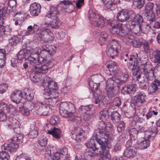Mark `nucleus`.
<instances>
[{"mask_svg": "<svg viewBox=\"0 0 160 160\" xmlns=\"http://www.w3.org/2000/svg\"><path fill=\"white\" fill-rule=\"evenodd\" d=\"M37 49H31L30 53L27 58V61L31 67H34L36 72L45 73L52 67V64L49 60L39 57Z\"/></svg>", "mask_w": 160, "mask_h": 160, "instance_id": "nucleus-1", "label": "nucleus"}, {"mask_svg": "<svg viewBox=\"0 0 160 160\" xmlns=\"http://www.w3.org/2000/svg\"><path fill=\"white\" fill-rule=\"evenodd\" d=\"M88 148H92V151L89 150L88 151V155L91 157H95L99 155L100 157L99 160H112L109 154V151L108 149H104L103 147L99 146L97 143L96 139L92 135V138L88 141L85 144Z\"/></svg>", "mask_w": 160, "mask_h": 160, "instance_id": "nucleus-2", "label": "nucleus"}, {"mask_svg": "<svg viewBox=\"0 0 160 160\" xmlns=\"http://www.w3.org/2000/svg\"><path fill=\"white\" fill-rule=\"evenodd\" d=\"M42 82L45 89V98L48 100L49 104L55 103L56 102V98L58 96L57 92L58 87L56 82L47 76L44 77Z\"/></svg>", "mask_w": 160, "mask_h": 160, "instance_id": "nucleus-3", "label": "nucleus"}, {"mask_svg": "<svg viewBox=\"0 0 160 160\" xmlns=\"http://www.w3.org/2000/svg\"><path fill=\"white\" fill-rule=\"evenodd\" d=\"M75 105L72 103L64 102L61 103L59 107V112L64 118H69L70 121L76 124L81 122L80 118L77 116Z\"/></svg>", "mask_w": 160, "mask_h": 160, "instance_id": "nucleus-4", "label": "nucleus"}, {"mask_svg": "<svg viewBox=\"0 0 160 160\" xmlns=\"http://www.w3.org/2000/svg\"><path fill=\"white\" fill-rule=\"evenodd\" d=\"M129 69L132 71L133 78H136L137 80L141 78H145L148 81H152L154 78V71L151 68V65L142 68L143 73L140 72L139 66L135 64L131 65Z\"/></svg>", "mask_w": 160, "mask_h": 160, "instance_id": "nucleus-5", "label": "nucleus"}, {"mask_svg": "<svg viewBox=\"0 0 160 160\" xmlns=\"http://www.w3.org/2000/svg\"><path fill=\"white\" fill-rule=\"evenodd\" d=\"M61 7L59 5L56 7H52L46 15L45 22L43 23L48 25H50L51 27L56 28L60 26L61 22L59 20Z\"/></svg>", "mask_w": 160, "mask_h": 160, "instance_id": "nucleus-6", "label": "nucleus"}, {"mask_svg": "<svg viewBox=\"0 0 160 160\" xmlns=\"http://www.w3.org/2000/svg\"><path fill=\"white\" fill-rule=\"evenodd\" d=\"M109 132L106 131L99 130L95 131L93 136L96 139L97 143L99 144V146L103 147L104 149H108L111 146V144L108 142Z\"/></svg>", "mask_w": 160, "mask_h": 160, "instance_id": "nucleus-7", "label": "nucleus"}, {"mask_svg": "<svg viewBox=\"0 0 160 160\" xmlns=\"http://www.w3.org/2000/svg\"><path fill=\"white\" fill-rule=\"evenodd\" d=\"M29 104L31 105V110L33 109L35 113L40 115H48L52 110L48 104L38 101L30 102Z\"/></svg>", "mask_w": 160, "mask_h": 160, "instance_id": "nucleus-8", "label": "nucleus"}, {"mask_svg": "<svg viewBox=\"0 0 160 160\" xmlns=\"http://www.w3.org/2000/svg\"><path fill=\"white\" fill-rule=\"evenodd\" d=\"M50 27V25H48L42 23L40 28V32L37 34L36 36L39 38L41 40L45 42L52 41L54 38V36L49 29Z\"/></svg>", "mask_w": 160, "mask_h": 160, "instance_id": "nucleus-9", "label": "nucleus"}, {"mask_svg": "<svg viewBox=\"0 0 160 160\" xmlns=\"http://www.w3.org/2000/svg\"><path fill=\"white\" fill-rule=\"evenodd\" d=\"M109 23L112 27L110 30L111 32L120 37L122 40L129 32L124 29L121 24L115 20H110Z\"/></svg>", "mask_w": 160, "mask_h": 160, "instance_id": "nucleus-10", "label": "nucleus"}, {"mask_svg": "<svg viewBox=\"0 0 160 160\" xmlns=\"http://www.w3.org/2000/svg\"><path fill=\"white\" fill-rule=\"evenodd\" d=\"M88 17L91 24L94 26L102 28L105 24V20L102 17L97 14L92 10H89Z\"/></svg>", "mask_w": 160, "mask_h": 160, "instance_id": "nucleus-11", "label": "nucleus"}, {"mask_svg": "<svg viewBox=\"0 0 160 160\" xmlns=\"http://www.w3.org/2000/svg\"><path fill=\"white\" fill-rule=\"evenodd\" d=\"M34 49H37V51L38 52V56L40 53L41 56L45 59L49 60L51 63L49 59H48L47 58L51 57V56L53 55L56 52V48L52 45H49L48 44L44 45L41 49L38 47H34Z\"/></svg>", "mask_w": 160, "mask_h": 160, "instance_id": "nucleus-12", "label": "nucleus"}, {"mask_svg": "<svg viewBox=\"0 0 160 160\" xmlns=\"http://www.w3.org/2000/svg\"><path fill=\"white\" fill-rule=\"evenodd\" d=\"M94 81H90L88 84L93 93L98 95L99 94V91H98V86L99 85L100 82H102L104 80V78L100 74H98L94 76L93 77Z\"/></svg>", "mask_w": 160, "mask_h": 160, "instance_id": "nucleus-13", "label": "nucleus"}, {"mask_svg": "<svg viewBox=\"0 0 160 160\" xmlns=\"http://www.w3.org/2000/svg\"><path fill=\"white\" fill-rule=\"evenodd\" d=\"M120 48V46L117 42L107 46L106 52L109 57L113 58V57L117 55Z\"/></svg>", "mask_w": 160, "mask_h": 160, "instance_id": "nucleus-14", "label": "nucleus"}, {"mask_svg": "<svg viewBox=\"0 0 160 160\" xmlns=\"http://www.w3.org/2000/svg\"><path fill=\"white\" fill-rule=\"evenodd\" d=\"M8 128L16 133L19 132L20 130L19 122L16 119L11 117L8 118Z\"/></svg>", "mask_w": 160, "mask_h": 160, "instance_id": "nucleus-15", "label": "nucleus"}, {"mask_svg": "<svg viewBox=\"0 0 160 160\" xmlns=\"http://www.w3.org/2000/svg\"><path fill=\"white\" fill-rule=\"evenodd\" d=\"M131 12L127 9H123L119 11L116 17L118 21L123 22L128 20L131 14Z\"/></svg>", "mask_w": 160, "mask_h": 160, "instance_id": "nucleus-16", "label": "nucleus"}, {"mask_svg": "<svg viewBox=\"0 0 160 160\" xmlns=\"http://www.w3.org/2000/svg\"><path fill=\"white\" fill-rule=\"evenodd\" d=\"M152 62L155 67L154 69L160 70V51L157 50L153 52L152 54Z\"/></svg>", "mask_w": 160, "mask_h": 160, "instance_id": "nucleus-17", "label": "nucleus"}, {"mask_svg": "<svg viewBox=\"0 0 160 160\" xmlns=\"http://www.w3.org/2000/svg\"><path fill=\"white\" fill-rule=\"evenodd\" d=\"M9 142H10L9 143H5L2 146V150H8L11 152H15L19 147L18 143H16L11 141H9Z\"/></svg>", "mask_w": 160, "mask_h": 160, "instance_id": "nucleus-18", "label": "nucleus"}, {"mask_svg": "<svg viewBox=\"0 0 160 160\" xmlns=\"http://www.w3.org/2000/svg\"><path fill=\"white\" fill-rule=\"evenodd\" d=\"M40 29L39 27L34 24L33 26L30 25L27 28V30H24L21 35L22 36H28L33 35L38 31Z\"/></svg>", "mask_w": 160, "mask_h": 160, "instance_id": "nucleus-19", "label": "nucleus"}, {"mask_svg": "<svg viewBox=\"0 0 160 160\" xmlns=\"http://www.w3.org/2000/svg\"><path fill=\"white\" fill-rule=\"evenodd\" d=\"M158 127L152 126L149 129L148 131L145 132V137L148 139L152 140L153 138L158 132Z\"/></svg>", "mask_w": 160, "mask_h": 160, "instance_id": "nucleus-20", "label": "nucleus"}, {"mask_svg": "<svg viewBox=\"0 0 160 160\" xmlns=\"http://www.w3.org/2000/svg\"><path fill=\"white\" fill-rule=\"evenodd\" d=\"M22 97V92L18 90L13 92L10 96L11 100L16 103H18L20 102L21 100Z\"/></svg>", "mask_w": 160, "mask_h": 160, "instance_id": "nucleus-21", "label": "nucleus"}, {"mask_svg": "<svg viewBox=\"0 0 160 160\" xmlns=\"http://www.w3.org/2000/svg\"><path fill=\"white\" fill-rule=\"evenodd\" d=\"M41 6L39 4L36 2L31 4L30 6V11L31 15L37 16L40 12Z\"/></svg>", "mask_w": 160, "mask_h": 160, "instance_id": "nucleus-22", "label": "nucleus"}, {"mask_svg": "<svg viewBox=\"0 0 160 160\" xmlns=\"http://www.w3.org/2000/svg\"><path fill=\"white\" fill-rule=\"evenodd\" d=\"M136 90V85L135 84L129 86H123L121 90V92L124 94H130L133 93Z\"/></svg>", "mask_w": 160, "mask_h": 160, "instance_id": "nucleus-23", "label": "nucleus"}, {"mask_svg": "<svg viewBox=\"0 0 160 160\" xmlns=\"http://www.w3.org/2000/svg\"><path fill=\"white\" fill-rule=\"evenodd\" d=\"M31 48H30V49L27 48H24L23 49L20 50L17 55L18 59L21 60L25 58L27 60V58L30 53Z\"/></svg>", "mask_w": 160, "mask_h": 160, "instance_id": "nucleus-24", "label": "nucleus"}, {"mask_svg": "<svg viewBox=\"0 0 160 160\" xmlns=\"http://www.w3.org/2000/svg\"><path fill=\"white\" fill-rule=\"evenodd\" d=\"M137 152V149L134 147L126 148L124 151L123 154L125 157L130 158L135 156Z\"/></svg>", "mask_w": 160, "mask_h": 160, "instance_id": "nucleus-25", "label": "nucleus"}, {"mask_svg": "<svg viewBox=\"0 0 160 160\" xmlns=\"http://www.w3.org/2000/svg\"><path fill=\"white\" fill-rule=\"evenodd\" d=\"M140 55L139 57V60L141 61L142 68L145 67L146 66L148 65H150L149 62H148L147 56L146 55V53L144 52H140L139 55Z\"/></svg>", "mask_w": 160, "mask_h": 160, "instance_id": "nucleus-26", "label": "nucleus"}, {"mask_svg": "<svg viewBox=\"0 0 160 160\" xmlns=\"http://www.w3.org/2000/svg\"><path fill=\"white\" fill-rule=\"evenodd\" d=\"M48 132V134L52 135L53 138L57 139H59L61 137V131L58 128L53 127V129H49Z\"/></svg>", "mask_w": 160, "mask_h": 160, "instance_id": "nucleus-27", "label": "nucleus"}, {"mask_svg": "<svg viewBox=\"0 0 160 160\" xmlns=\"http://www.w3.org/2000/svg\"><path fill=\"white\" fill-rule=\"evenodd\" d=\"M142 138L139 139L138 142V147L140 149L146 148L149 146L150 143L149 139ZM149 140H151L149 139Z\"/></svg>", "mask_w": 160, "mask_h": 160, "instance_id": "nucleus-28", "label": "nucleus"}, {"mask_svg": "<svg viewBox=\"0 0 160 160\" xmlns=\"http://www.w3.org/2000/svg\"><path fill=\"white\" fill-rule=\"evenodd\" d=\"M130 28L132 30V32L136 34L139 35L141 33V24H135L133 22H130L129 23Z\"/></svg>", "mask_w": 160, "mask_h": 160, "instance_id": "nucleus-29", "label": "nucleus"}, {"mask_svg": "<svg viewBox=\"0 0 160 160\" xmlns=\"http://www.w3.org/2000/svg\"><path fill=\"white\" fill-rule=\"evenodd\" d=\"M73 132L74 133L72 134L75 136V139L78 142H80L83 137V131L80 128H75Z\"/></svg>", "mask_w": 160, "mask_h": 160, "instance_id": "nucleus-30", "label": "nucleus"}, {"mask_svg": "<svg viewBox=\"0 0 160 160\" xmlns=\"http://www.w3.org/2000/svg\"><path fill=\"white\" fill-rule=\"evenodd\" d=\"M159 87H160V81L154 82L152 83L148 89V93L152 94L155 93L159 89Z\"/></svg>", "mask_w": 160, "mask_h": 160, "instance_id": "nucleus-31", "label": "nucleus"}, {"mask_svg": "<svg viewBox=\"0 0 160 160\" xmlns=\"http://www.w3.org/2000/svg\"><path fill=\"white\" fill-rule=\"evenodd\" d=\"M131 17L132 18V21L129 22V23L130 22H133L135 24H140L143 21V18L139 14H135V13L132 11H131Z\"/></svg>", "mask_w": 160, "mask_h": 160, "instance_id": "nucleus-32", "label": "nucleus"}, {"mask_svg": "<svg viewBox=\"0 0 160 160\" xmlns=\"http://www.w3.org/2000/svg\"><path fill=\"white\" fill-rule=\"evenodd\" d=\"M16 133L13 137L9 140V141H11L16 143H18V144L22 142L23 136L22 134L18 133Z\"/></svg>", "mask_w": 160, "mask_h": 160, "instance_id": "nucleus-33", "label": "nucleus"}, {"mask_svg": "<svg viewBox=\"0 0 160 160\" xmlns=\"http://www.w3.org/2000/svg\"><path fill=\"white\" fill-rule=\"evenodd\" d=\"M115 82L120 84L118 79L112 77L108 79L106 82V87L107 88H113Z\"/></svg>", "mask_w": 160, "mask_h": 160, "instance_id": "nucleus-34", "label": "nucleus"}, {"mask_svg": "<svg viewBox=\"0 0 160 160\" xmlns=\"http://www.w3.org/2000/svg\"><path fill=\"white\" fill-rule=\"evenodd\" d=\"M38 73H40L36 72L35 71V72H27V74L28 75L29 74V77L31 80L35 82H38L41 80L38 77Z\"/></svg>", "mask_w": 160, "mask_h": 160, "instance_id": "nucleus-35", "label": "nucleus"}, {"mask_svg": "<svg viewBox=\"0 0 160 160\" xmlns=\"http://www.w3.org/2000/svg\"><path fill=\"white\" fill-rule=\"evenodd\" d=\"M104 4V6L107 9L112 10L114 9L115 5L114 0H102Z\"/></svg>", "mask_w": 160, "mask_h": 160, "instance_id": "nucleus-36", "label": "nucleus"}, {"mask_svg": "<svg viewBox=\"0 0 160 160\" xmlns=\"http://www.w3.org/2000/svg\"><path fill=\"white\" fill-rule=\"evenodd\" d=\"M107 67L108 69H110V70L114 74H116L117 72L118 66L116 62L112 61H109Z\"/></svg>", "mask_w": 160, "mask_h": 160, "instance_id": "nucleus-37", "label": "nucleus"}, {"mask_svg": "<svg viewBox=\"0 0 160 160\" xmlns=\"http://www.w3.org/2000/svg\"><path fill=\"white\" fill-rule=\"evenodd\" d=\"M127 132L129 133L131 139L135 140L137 138L138 131L135 128H128L127 129Z\"/></svg>", "mask_w": 160, "mask_h": 160, "instance_id": "nucleus-38", "label": "nucleus"}, {"mask_svg": "<svg viewBox=\"0 0 160 160\" xmlns=\"http://www.w3.org/2000/svg\"><path fill=\"white\" fill-rule=\"evenodd\" d=\"M135 97L137 101L140 103L144 102L147 98L146 95L145 93L141 92H138Z\"/></svg>", "mask_w": 160, "mask_h": 160, "instance_id": "nucleus-39", "label": "nucleus"}, {"mask_svg": "<svg viewBox=\"0 0 160 160\" xmlns=\"http://www.w3.org/2000/svg\"><path fill=\"white\" fill-rule=\"evenodd\" d=\"M111 117L112 122L116 124L119 122L121 116L117 112L114 111L112 113Z\"/></svg>", "mask_w": 160, "mask_h": 160, "instance_id": "nucleus-40", "label": "nucleus"}, {"mask_svg": "<svg viewBox=\"0 0 160 160\" xmlns=\"http://www.w3.org/2000/svg\"><path fill=\"white\" fill-rule=\"evenodd\" d=\"M134 36L130 32H129L122 40L125 43L130 45L134 40Z\"/></svg>", "mask_w": 160, "mask_h": 160, "instance_id": "nucleus-41", "label": "nucleus"}, {"mask_svg": "<svg viewBox=\"0 0 160 160\" xmlns=\"http://www.w3.org/2000/svg\"><path fill=\"white\" fill-rule=\"evenodd\" d=\"M11 29L9 27L6 26L3 27V28L0 30V36L2 37H5L10 34Z\"/></svg>", "mask_w": 160, "mask_h": 160, "instance_id": "nucleus-42", "label": "nucleus"}, {"mask_svg": "<svg viewBox=\"0 0 160 160\" xmlns=\"http://www.w3.org/2000/svg\"><path fill=\"white\" fill-rule=\"evenodd\" d=\"M129 77L128 72L125 70L122 71V74L121 76L120 80H118L120 84H122L125 83Z\"/></svg>", "mask_w": 160, "mask_h": 160, "instance_id": "nucleus-43", "label": "nucleus"}, {"mask_svg": "<svg viewBox=\"0 0 160 160\" xmlns=\"http://www.w3.org/2000/svg\"><path fill=\"white\" fill-rule=\"evenodd\" d=\"M109 118L108 112L106 109L101 110L99 113V118L102 120H105Z\"/></svg>", "mask_w": 160, "mask_h": 160, "instance_id": "nucleus-44", "label": "nucleus"}, {"mask_svg": "<svg viewBox=\"0 0 160 160\" xmlns=\"http://www.w3.org/2000/svg\"><path fill=\"white\" fill-rule=\"evenodd\" d=\"M16 1H9L8 3V6L6 9V13H9L13 11V8L16 5Z\"/></svg>", "mask_w": 160, "mask_h": 160, "instance_id": "nucleus-45", "label": "nucleus"}, {"mask_svg": "<svg viewBox=\"0 0 160 160\" xmlns=\"http://www.w3.org/2000/svg\"><path fill=\"white\" fill-rule=\"evenodd\" d=\"M121 100L120 98L119 97H116L110 104L109 108L113 109L115 108V106L118 108L121 105Z\"/></svg>", "mask_w": 160, "mask_h": 160, "instance_id": "nucleus-46", "label": "nucleus"}, {"mask_svg": "<svg viewBox=\"0 0 160 160\" xmlns=\"http://www.w3.org/2000/svg\"><path fill=\"white\" fill-rule=\"evenodd\" d=\"M108 36V33L105 32H103L101 33L100 37L99 39V42L101 46L104 44L107 39Z\"/></svg>", "mask_w": 160, "mask_h": 160, "instance_id": "nucleus-47", "label": "nucleus"}, {"mask_svg": "<svg viewBox=\"0 0 160 160\" xmlns=\"http://www.w3.org/2000/svg\"><path fill=\"white\" fill-rule=\"evenodd\" d=\"M146 12L144 15L145 18L147 21H149L150 22L155 20V15L153 12Z\"/></svg>", "mask_w": 160, "mask_h": 160, "instance_id": "nucleus-48", "label": "nucleus"}, {"mask_svg": "<svg viewBox=\"0 0 160 160\" xmlns=\"http://www.w3.org/2000/svg\"><path fill=\"white\" fill-rule=\"evenodd\" d=\"M29 102L28 105L29 106L30 108L28 109L27 107H23L20 108V112L23 115L26 116H28L30 114V111L31 109V105H30L29 102Z\"/></svg>", "mask_w": 160, "mask_h": 160, "instance_id": "nucleus-49", "label": "nucleus"}, {"mask_svg": "<svg viewBox=\"0 0 160 160\" xmlns=\"http://www.w3.org/2000/svg\"><path fill=\"white\" fill-rule=\"evenodd\" d=\"M150 28L154 30L155 29L160 28V23L157 19L149 22Z\"/></svg>", "mask_w": 160, "mask_h": 160, "instance_id": "nucleus-50", "label": "nucleus"}, {"mask_svg": "<svg viewBox=\"0 0 160 160\" xmlns=\"http://www.w3.org/2000/svg\"><path fill=\"white\" fill-rule=\"evenodd\" d=\"M59 153L60 154L61 158H62L63 159L69 158V155L68 154V149L66 148H63Z\"/></svg>", "mask_w": 160, "mask_h": 160, "instance_id": "nucleus-51", "label": "nucleus"}, {"mask_svg": "<svg viewBox=\"0 0 160 160\" xmlns=\"http://www.w3.org/2000/svg\"><path fill=\"white\" fill-rule=\"evenodd\" d=\"M19 38L17 36H14L9 40V42L11 45L15 46L19 42Z\"/></svg>", "mask_w": 160, "mask_h": 160, "instance_id": "nucleus-52", "label": "nucleus"}, {"mask_svg": "<svg viewBox=\"0 0 160 160\" xmlns=\"http://www.w3.org/2000/svg\"><path fill=\"white\" fill-rule=\"evenodd\" d=\"M10 156L6 151L0 152V160H9Z\"/></svg>", "mask_w": 160, "mask_h": 160, "instance_id": "nucleus-53", "label": "nucleus"}, {"mask_svg": "<svg viewBox=\"0 0 160 160\" xmlns=\"http://www.w3.org/2000/svg\"><path fill=\"white\" fill-rule=\"evenodd\" d=\"M44 152V157L48 159L51 158L52 155L51 154V150L50 147L48 146L43 150Z\"/></svg>", "mask_w": 160, "mask_h": 160, "instance_id": "nucleus-54", "label": "nucleus"}, {"mask_svg": "<svg viewBox=\"0 0 160 160\" xmlns=\"http://www.w3.org/2000/svg\"><path fill=\"white\" fill-rule=\"evenodd\" d=\"M38 142L41 146L44 147L47 144V139L45 136H42L38 138Z\"/></svg>", "mask_w": 160, "mask_h": 160, "instance_id": "nucleus-55", "label": "nucleus"}, {"mask_svg": "<svg viewBox=\"0 0 160 160\" xmlns=\"http://www.w3.org/2000/svg\"><path fill=\"white\" fill-rule=\"evenodd\" d=\"M82 116L83 120L85 121H92L94 117V114L92 112L87 113Z\"/></svg>", "mask_w": 160, "mask_h": 160, "instance_id": "nucleus-56", "label": "nucleus"}, {"mask_svg": "<svg viewBox=\"0 0 160 160\" xmlns=\"http://www.w3.org/2000/svg\"><path fill=\"white\" fill-rule=\"evenodd\" d=\"M142 42L138 38L134 37L132 43H131L130 45H132L133 47L135 48L140 47L142 45Z\"/></svg>", "mask_w": 160, "mask_h": 160, "instance_id": "nucleus-57", "label": "nucleus"}, {"mask_svg": "<svg viewBox=\"0 0 160 160\" xmlns=\"http://www.w3.org/2000/svg\"><path fill=\"white\" fill-rule=\"evenodd\" d=\"M105 99V97L104 95L102 94H100L97 97V98L95 102V103L96 104L98 103L99 105H100L103 103V101Z\"/></svg>", "mask_w": 160, "mask_h": 160, "instance_id": "nucleus-58", "label": "nucleus"}, {"mask_svg": "<svg viewBox=\"0 0 160 160\" xmlns=\"http://www.w3.org/2000/svg\"><path fill=\"white\" fill-rule=\"evenodd\" d=\"M139 86L142 88H146L148 86V81L145 78H142V80L139 81Z\"/></svg>", "mask_w": 160, "mask_h": 160, "instance_id": "nucleus-59", "label": "nucleus"}, {"mask_svg": "<svg viewBox=\"0 0 160 160\" xmlns=\"http://www.w3.org/2000/svg\"><path fill=\"white\" fill-rule=\"evenodd\" d=\"M125 126V123L123 121H120L117 127L118 132H121L124 131Z\"/></svg>", "mask_w": 160, "mask_h": 160, "instance_id": "nucleus-60", "label": "nucleus"}, {"mask_svg": "<svg viewBox=\"0 0 160 160\" xmlns=\"http://www.w3.org/2000/svg\"><path fill=\"white\" fill-rule=\"evenodd\" d=\"M50 123L52 125H56L59 123V119L58 117L55 115L52 116L50 119Z\"/></svg>", "mask_w": 160, "mask_h": 160, "instance_id": "nucleus-61", "label": "nucleus"}, {"mask_svg": "<svg viewBox=\"0 0 160 160\" xmlns=\"http://www.w3.org/2000/svg\"><path fill=\"white\" fill-rule=\"evenodd\" d=\"M154 4L152 2H148L145 6L146 12H152L154 8Z\"/></svg>", "mask_w": 160, "mask_h": 160, "instance_id": "nucleus-62", "label": "nucleus"}, {"mask_svg": "<svg viewBox=\"0 0 160 160\" xmlns=\"http://www.w3.org/2000/svg\"><path fill=\"white\" fill-rule=\"evenodd\" d=\"M8 107L5 102L0 101V111L5 112H8Z\"/></svg>", "mask_w": 160, "mask_h": 160, "instance_id": "nucleus-63", "label": "nucleus"}, {"mask_svg": "<svg viewBox=\"0 0 160 160\" xmlns=\"http://www.w3.org/2000/svg\"><path fill=\"white\" fill-rule=\"evenodd\" d=\"M150 28V26H149L148 25L145 24H141V32L144 33H147Z\"/></svg>", "mask_w": 160, "mask_h": 160, "instance_id": "nucleus-64", "label": "nucleus"}]
</instances>
